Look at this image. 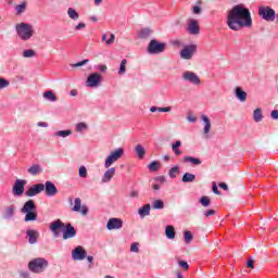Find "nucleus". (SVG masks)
<instances>
[{
    "instance_id": "obj_1",
    "label": "nucleus",
    "mask_w": 278,
    "mask_h": 278,
    "mask_svg": "<svg viewBox=\"0 0 278 278\" xmlns=\"http://www.w3.org/2000/svg\"><path fill=\"white\" fill-rule=\"evenodd\" d=\"M227 25L231 31H240V29H251L253 27V18L251 17V11L244 4H236L228 12Z\"/></svg>"
},
{
    "instance_id": "obj_2",
    "label": "nucleus",
    "mask_w": 278,
    "mask_h": 278,
    "mask_svg": "<svg viewBox=\"0 0 278 278\" xmlns=\"http://www.w3.org/2000/svg\"><path fill=\"white\" fill-rule=\"evenodd\" d=\"M58 229H64L63 240H71V238H75V236H77V230L75 229V227H73V225L71 224L64 225L61 219H56L52 224H50V230L55 238L60 236Z\"/></svg>"
},
{
    "instance_id": "obj_3",
    "label": "nucleus",
    "mask_w": 278,
    "mask_h": 278,
    "mask_svg": "<svg viewBox=\"0 0 278 278\" xmlns=\"http://www.w3.org/2000/svg\"><path fill=\"white\" fill-rule=\"evenodd\" d=\"M15 31L20 40H23L24 42L31 40V38H34V34H36V30H34V25L25 22L16 24Z\"/></svg>"
},
{
    "instance_id": "obj_4",
    "label": "nucleus",
    "mask_w": 278,
    "mask_h": 278,
    "mask_svg": "<svg viewBox=\"0 0 278 278\" xmlns=\"http://www.w3.org/2000/svg\"><path fill=\"white\" fill-rule=\"evenodd\" d=\"M21 213L25 214V223H34L38 220V213H36V202H34V200L26 201L21 208Z\"/></svg>"
},
{
    "instance_id": "obj_5",
    "label": "nucleus",
    "mask_w": 278,
    "mask_h": 278,
    "mask_svg": "<svg viewBox=\"0 0 278 278\" xmlns=\"http://www.w3.org/2000/svg\"><path fill=\"white\" fill-rule=\"evenodd\" d=\"M49 268V261L45 257H36L28 262V270L35 275H40Z\"/></svg>"
},
{
    "instance_id": "obj_6",
    "label": "nucleus",
    "mask_w": 278,
    "mask_h": 278,
    "mask_svg": "<svg viewBox=\"0 0 278 278\" xmlns=\"http://www.w3.org/2000/svg\"><path fill=\"white\" fill-rule=\"evenodd\" d=\"M123 155H125V149L117 148L115 150H112L104 161V168H110L112 164H116V162H118V160H121Z\"/></svg>"
},
{
    "instance_id": "obj_7",
    "label": "nucleus",
    "mask_w": 278,
    "mask_h": 278,
    "mask_svg": "<svg viewBox=\"0 0 278 278\" xmlns=\"http://www.w3.org/2000/svg\"><path fill=\"white\" fill-rule=\"evenodd\" d=\"M166 49V43H162L155 39H152L148 45L147 51L150 55H159V53H164Z\"/></svg>"
},
{
    "instance_id": "obj_8",
    "label": "nucleus",
    "mask_w": 278,
    "mask_h": 278,
    "mask_svg": "<svg viewBox=\"0 0 278 278\" xmlns=\"http://www.w3.org/2000/svg\"><path fill=\"white\" fill-rule=\"evenodd\" d=\"M258 16H261L263 21H267V23H273V21H275V11L270 7H260Z\"/></svg>"
},
{
    "instance_id": "obj_9",
    "label": "nucleus",
    "mask_w": 278,
    "mask_h": 278,
    "mask_svg": "<svg viewBox=\"0 0 278 278\" xmlns=\"http://www.w3.org/2000/svg\"><path fill=\"white\" fill-rule=\"evenodd\" d=\"M194 53H197V45H188L181 49L180 58L181 60H192Z\"/></svg>"
},
{
    "instance_id": "obj_10",
    "label": "nucleus",
    "mask_w": 278,
    "mask_h": 278,
    "mask_svg": "<svg viewBox=\"0 0 278 278\" xmlns=\"http://www.w3.org/2000/svg\"><path fill=\"white\" fill-rule=\"evenodd\" d=\"M182 81H188V84H192L193 86H199L201 84V79L199 75L194 72L186 71L181 75Z\"/></svg>"
},
{
    "instance_id": "obj_11",
    "label": "nucleus",
    "mask_w": 278,
    "mask_h": 278,
    "mask_svg": "<svg viewBox=\"0 0 278 278\" xmlns=\"http://www.w3.org/2000/svg\"><path fill=\"white\" fill-rule=\"evenodd\" d=\"M25 186H27V180L16 179L12 188L13 194L16 197H23V193L25 192Z\"/></svg>"
},
{
    "instance_id": "obj_12",
    "label": "nucleus",
    "mask_w": 278,
    "mask_h": 278,
    "mask_svg": "<svg viewBox=\"0 0 278 278\" xmlns=\"http://www.w3.org/2000/svg\"><path fill=\"white\" fill-rule=\"evenodd\" d=\"M87 88H97L101 86V76L99 73H92L86 80Z\"/></svg>"
},
{
    "instance_id": "obj_13",
    "label": "nucleus",
    "mask_w": 278,
    "mask_h": 278,
    "mask_svg": "<svg viewBox=\"0 0 278 278\" xmlns=\"http://www.w3.org/2000/svg\"><path fill=\"white\" fill-rule=\"evenodd\" d=\"M86 255H88V253L86 252V249H84V247L81 245L76 247L72 251V260H74L75 262H81L86 260Z\"/></svg>"
},
{
    "instance_id": "obj_14",
    "label": "nucleus",
    "mask_w": 278,
    "mask_h": 278,
    "mask_svg": "<svg viewBox=\"0 0 278 278\" xmlns=\"http://www.w3.org/2000/svg\"><path fill=\"white\" fill-rule=\"evenodd\" d=\"M45 190V185L43 184H36L33 185L30 188H28L25 191V197H38V194H40L41 192H43Z\"/></svg>"
},
{
    "instance_id": "obj_15",
    "label": "nucleus",
    "mask_w": 278,
    "mask_h": 278,
    "mask_svg": "<svg viewBox=\"0 0 278 278\" xmlns=\"http://www.w3.org/2000/svg\"><path fill=\"white\" fill-rule=\"evenodd\" d=\"M106 229L109 231H114L118 229H123V219L118 217H112L106 223Z\"/></svg>"
},
{
    "instance_id": "obj_16",
    "label": "nucleus",
    "mask_w": 278,
    "mask_h": 278,
    "mask_svg": "<svg viewBox=\"0 0 278 278\" xmlns=\"http://www.w3.org/2000/svg\"><path fill=\"white\" fill-rule=\"evenodd\" d=\"M72 212H80L83 216H88V206L81 205V198H76Z\"/></svg>"
},
{
    "instance_id": "obj_17",
    "label": "nucleus",
    "mask_w": 278,
    "mask_h": 278,
    "mask_svg": "<svg viewBox=\"0 0 278 278\" xmlns=\"http://www.w3.org/2000/svg\"><path fill=\"white\" fill-rule=\"evenodd\" d=\"M187 31L191 36H199L201 28L199 27V21L197 20H189Z\"/></svg>"
},
{
    "instance_id": "obj_18",
    "label": "nucleus",
    "mask_w": 278,
    "mask_h": 278,
    "mask_svg": "<svg viewBox=\"0 0 278 278\" xmlns=\"http://www.w3.org/2000/svg\"><path fill=\"white\" fill-rule=\"evenodd\" d=\"M108 169L104 172L101 184H110L112 179L114 178V175H116V167H106Z\"/></svg>"
},
{
    "instance_id": "obj_19",
    "label": "nucleus",
    "mask_w": 278,
    "mask_h": 278,
    "mask_svg": "<svg viewBox=\"0 0 278 278\" xmlns=\"http://www.w3.org/2000/svg\"><path fill=\"white\" fill-rule=\"evenodd\" d=\"M201 119L204 123L203 126V136L205 138H210V131H212V121H210V117H207V115H202Z\"/></svg>"
},
{
    "instance_id": "obj_20",
    "label": "nucleus",
    "mask_w": 278,
    "mask_h": 278,
    "mask_svg": "<svg viewBox=\"0 0 278 278\" xmlns=\"http://www.w3.org/2000/svg\"><path fill=\"white\" fill-rule=\"evenodd\" d=\"M45 186V192L47 197H55L58 194V187L51 181H46Z\"/></svg>"
},
{
    "instance_id": "obj_21",
    "label": "nucleus",
    "mask_w": 278,
    "mask_h": 278,
    "mask_svg": "<svg viewBox=\"0 0 278 278\" xmlns=\"http://www.w3.org/2000/svg\"><path fill=\"white\" fill-rule=\"evenodd\" d=\"M40 233H38L37 230L34 229H28L26 230V238H28L29 244H36L38 242Z\"/></svg>"
},
{
    "instance_id": "obj_22",
    "label": "nucleus",
    "mask_w": 278,
    "mask_h": 278,
    "mask_svg": "<svg viewBox=\"0 0 278 278\" xmlns=\"http://www.w3.org/2000/svg\"><path fill=\"white\" fill-rule=\"evenodd\" d=\"M28 175H31L33 177H36L42 173V166L39 164H34L27 169Z\"/></svg>"
},
{
    "instance_id": "obj_23",
    "label": "nucleus",
    "mask_w": 278,
    "mask_h": 278,
    "mask_svg": "<svg viewBox=\"0 0 278 278\" xmlns=\"http://www.w3.org/2000/svg\"><path fill=\"white\" fill-rule=\"evenodd\" d=\"M235 97H237L238 101H240L241 103H244V101H247V93L240 87H237L235 89Z\"/></svg>"
},
{
    "instance_id": "obj_24",
    "label": "nucleus",
    "mask_w": 278,
    "mask_h": 278,
    "mask_svg": "<svg viewBox=\"0 0 278 278\" xmlns=\"http://www.w3.org/2000/svg\"><path fill=\"white\" fill-rule=\"evenodd\" d=\"M138 214L140 218H144L146 216H150L151 214V204H144L142 207L138 210Z\"/></svg>"
},
{
    "instance_id": "obj_25",
    "label": "nucleus",
    "mask_w": 278,
    "mask_h": 278,
    "mask_svg": "<svg viewBox=\"0 0 278 278\" xmlns=\"http://www.w3.org/2000/svg\"><path fill=\"white\" fill-rule=\"evenodd\" d=\"M15 207L14 205H9L5 207L4 210V215H3V218H5V220H10L13 218L14 216V212H15Z\"/></svg>"
},
{
    "instance_id": "obj_26",
    "label": "nucleus",
    "mask_w": 278,
    "mask_h": 278,
    "mask_svg": "<svg viewBox=\"0 0 278 278\" xmlns=\"http://www.w3.org/2000/svg\"><path fill=\"white\" fill-rule=\"evenodd\" d=\"M165 236L167 238V240H175V236H176V232H175V227L174 226H166L165 227Z\"/></svg>"
},
{
    "instance_id": "obj_27",
    "label": "nucleus",
    "mask_w": 278,
    "mask_h": 278,
    "mask_svg": "<svg viewBox=\"0 0 278 278\" xmlns=\"http://www.w3.org/2000/svg\"><path fill=\"white\" fill-rule=\"evenodd\" d=\"M135 153L139 160H144V155L147 154V151L144 150V147H142V144H137L135 147Z\"/></svg>"
},
{
    "instance_id": "obj_28",
    "label": "nucleus",
    "mask_w": 278,
    "mask_h": 278,
    "mask_svg": "<svg viewBox=\"0 0 278 278\" xmlns=\"http://www.w3.org/2000/svg\"><path fill=\"white\" fill-rule=\"evenodd\" d=\"M68 136H73V130L66 129V130H58L53 134L54 138H68Z\"/></svg>"
},
{
    "instance_id": "obj_29",
    "label": "nucleus",
    "mask_w": 278,
    "mask_h": 278,
    "mask_svg": "<svg viewBox=\"0 0 278 278\" xmlns=\"http://www.w3.org/2000/svg\"><path fill=\"white\" fill-rule=\"evenodd\" d=\"M197 179V175L192 174V173H185L182 176V184H192V181H194Z\"/></svg>"
},
{
    "instance_id": "obj_30",
    "label": "nucleus",
    "mask_w": 278,
    "mask_h": 278,
    "mask_svg": "<svg viewBox=\"0 0 278 278\" xmlns=\"http://www.w3.org/2000/svg\"><path fill=\"white\" fill-rule=\"evenodd\" d=\"M184 162H187L189 164H192V166H199L201 165V160L197 159L194 156H184Z\"/></svg>"
},
{
    "instance_id": "obj_31",
    "label": "nucleus",
    "mask_w": 278,
    "mask_h": 278,
    "mask_svg": "<svg viewBox=\"0 0 278 278\" xmlns=\"http://www.w3.org/2000/svg\"><path fill=\"white\" fill-rule=\"evenodd\" d=\"M43 99L50 101L51 103H55V101H58V97H55V93H53L51 90H48L43 93Z\"/></svg>"
},
{
    "instance_id": "obj_32",
    "label": "nucleus",
    "mask_w": 278,
    "mask_h": 278,
    "mask_svg": "<svg viewBox=\"0 0 278 278\" xmlns=\"http://www.w3.org/2000/svg\"><path fill=\"white\" fill-rule=\"evenodd\" d=\"M25 10H27V2L23 1L20 4H17L15 7V12L17 16H21V14H23L25 12Z\"/></svg>"
},
{
    "instance_id": "obj_33",
    "label": "nucleus",
    "mask_w": 278,
    "mask_h": 278,
    "mask_svg": "<svg viewBox=\"0 0 278 278\" xmlns=\"http://www.w3.org/2000/svg\"><path fill=\"white\" fill-rule=\"evenodd\" d=\"M264 115L262 114V109H255L253 112V121L255 123H262Z\"/></svg>"
},
{
    "instance_id": "obj_34",
    "label": "nucleus",
    "mask_w": 278,
    "mask_h": 278,
    "mask_svg": "<svg viewBox=\"0 0 278 278\" xmlns=\"http://www.w3.org/2000/svg\"><path fill=\"white\" fill-rule=\"evenodd\" d=\"M149 36H151V30L150 28H141L138 33V37L141 40H147V38H149Z\"/></svg>"
},
{
    "instance_id": "obj_35",
    "label": "nucleus",
    "mask_w": 278,
    "mask_h": 278,
    "mask_svg": "<svg viewBox=\"0 0 278 278\" xmlns=\"http://www.w3.org/2000/svg\"><path fill=\"white\" fill-rule=\"evenodd\" d=\"M67 16H68V18H71L72 21H79V13L76 12V10L73 9V8H68V9H67Z\"/></svg>"
},
{
    "instance_id": "obj_36",
    "label": "nucleus",
    "mask_w": 278,
    "mask_h": 278,
    "mask_svg": "<svg viewBox=\"0 0 278 278\" xmlns=\"http://www.w3.org/2000/svg\"><path fill=\"white\" fill-rule=\"evenodd\" d=\"M76 131L78 134H84V131H88V124L84 122H79L76 124Z\"/></svg>"
},
{
    "instance_id": "obj_37",
    "label": "nucleus",
    "mask_w": 278,
    "mask_h": 278,
    "mask_svg": "<svg viewBox=\"0 0 278 278\" xmlns=\"http://www.w3.org/2000/svg\"><path fill=\"white\" fill-rule=\"evenodd\" d=\"M168 175H169L170 179H175L177 177V175H179V165H174L169 169Z\"/></svg>"
},
{
    "instance_id": "obj_38",
    "label": "nucleus",
    "mask_w": 278,
    "mask_h": 278,
    "mask_svg": "<svg viewBox=\"0 0 278 278\" xmlns=\"http://www.w3.org/2000/svg\"><path fill=\"white\" fill-rule=\"evenodd\" d=\"M126 73H127V59H124L119 64L118 75H125Z\"/></svg>"
},
{
    "instance_id": "obj_39",
    "label": "nucleus",
    "mask_w": 278,
    "mask_h": 278,
    "mask_svg": "<svg viewBox=\"0 0 278 278\" xmlns=\"http://www.w3.org/2000/svg\"><path fill=\"white\" fill-rule=\"evenodd\" d=\"M160 166H161L160 161H153L148 165V168L149 170H151V173H156V170L160 169Z\"/></svg>"
},
{
    "instance_id": "obj_40",
    "label": "nucleus",
    "mask_w": 278,
    "mask_h": 278,
    "mask_svg": "<svg viewBox=\"0 0 278 278\" xmlns=\"http://www.w3.org/2000/svg\"><path fill=\"white\" fill-rule=\"evenodd\" d=\"M191 12H192V14H197V15H199V14H201V12H203V9H201V1H197L195 5H193L191 8Z\"/></svg>"
},
{
    "instance_id": "obj_41",
    "label": "nucleus",
    "mask_w": 278,
    "mask_h": 278,
    "mask_svg": "<svg viewBox=\"0 0 278 278\" xmlns=\"http://www.w3.org/2000/svg\"><path fill=\"white\" fill-rule=\"evenodd\" d=\"M78 175L81 179H86V177H88V169L86 168V166H80L78 169Z\"/></svg>"
},
{
    "instance_id": "obj_42",
    "label": "nucleus",
    "mask_w": 278,
    "mask_h": 278,
    "mask_svg": "<svg viewBox=\"0 0 278 278\" xmlns=\"http://www.w3.org/2000/svg\"><path fill=\"white\" fill-rule=\"evenodd\" d=\"M184 239H185V242L186 244H190V242H192V232L190 230H187L184 232Z\"/></svg>"
},
{
    "instance_id": "obj_43",
    "label": "nucleus",
    "mask_w": 278,
    "mask_h": 278,
    "mask_svg": "<svg viewBox=\"0 0 278 278\" xmlns=\"http://www.w3.org/2000/svg\"><path fill=\"white\" fill-rule=\"evenodd\" d=\"M153 210H164V201L155 200L152 204Z\"/></svg>"
},
{
    "instance_id": "obj_44",
    "label": "nucleus",
    "mask_w": 278,
    "mask_h": 278,
    "mask_svg": "<svg viewBox=\"0 0 278 278\" xmlns=\"http://www.w3.org/2000/svg\"><path fill=\"white\" fill-rule=\"evenodd\" d=\"M23 58H36V51L33 49L24 50Z\"/></svg>"
},
{
    "instance_id": "obj_45",
    "label": "nucleus",
    "mask_w": 278,
    "mask_h": 278,
    "mask_svg": "<svg viewBox=\"0 0 278 278\" xmlns=\"http://www.w3.org/2000/svg\"><path fill=\"white\" fill-rule=\"evenodd\" d=\"M200 203L201 205H203V207H210V203H211L210 198L205 195L201 197Z\"/></svg>"
},
{
    "instance_id": "obj_46",
    "label": "nucleus",
    "mask_w": 278,
    "mask_h": 278,
    "mask_svg": "<svg viewBox=\"0 0 278 278\" xmlns=\"http://www.w3.org/2000/svg\"><path fill=\"white\" fill-rule=\"evenodd\" d=\"M130 253H140V243L134 242L130 245Z\"/></svg>"
},
{
    "instance_id": "obj_47",
    "label": "nucleus",
    "mask_w": 278,
    "mask_h": 278,
    "mask_svg": "<svg viewBox=\"0 0 278 278\" xmlns=\"http://www.w3.org/2000/svg\"><path fill=\"white\" fill-rule=\"evenodd\" d=\"M10 86V80L0 77V90H3V88H8Z\"/></svg>"
},
{
    "instance_id": "obj_48",
    "label": "nucleus",
    "mask_w": 278,
    "mask_h": 278,
    "mask_svg": "<svg viewBox=\"0 0 278 278\" xmlns=\"http://www.w3.org/2000/svg\"><path fill=\"white\" fill-rule=\"evenodd\" d=\"M88 62H90V60L85 59L83 61H79L78 63L72 64V67L79 68V66H86V64H88Z\"/></svg>"
},
{
    "instance_id": "obj_49",
    "label": "nucleus",
    "mask_w": 278,
    "mask_h": 278,
    "mask_svg": "<svg viewBox=\"0 0 278 278\" xmlns=\"http://www.w3.org/2000/svg\"><path fill=\"white\" fill-rule=\"evenodd\" d=\"M96 70L99 71L100 73H108V65L99 64L96 66Z\"/></svg>"
},
{
    "instance_id": "obj_50",
    "label": "nucleus",
    "mask_w": 278,
    "mask_h": 278,
    "mask_svg": "<svg viewBox=\"0 0 278 278\" xmlns=\"http://www.w3.org/2000/svg\"><path fill=\"white\" fill-rule=\"evenodd\" d=\"M178 266H180V268H182L184 270H188V268H190V265H188V262L186 261H179Z\"/></svg>"
},
{
    "instance_id": "obj_51",
    "label": "nucleus",
    "mask_w": 278,
    "mask_h": 278,
    "mask_svg": "<svg viewBox=\"0 0 278 278\" xmlns=\"http://www.w3.org/2000/svg\"><path fill=\"white\" fill-rule=\"evenodd\" d=\"M80 29H86V23L80 22L75 26L76 31H80Z\"/></svg>"
},
{
    "instance_id": "obj_52",
    "label": "nucleus",
    "mask_w": 278,
    "mask_h": 278,
    "mask_svg": "<svg viewBox=\"0 0 278 278\" xmlns=\"http://www.w3.org/2000/svg\"><path fill=\"white\" fill-rule=\"evenodd\" d=\"M129 197L130 199H138V197H140V192H138L137 190H131L129 192Z\"/></svg>"
},
{
    "instance_id": "obj_53",
    "label": "nucleus",
    "mask_w": 278,
    "mask_h": 278,
    "mask_svg": "<svg viewBox=\"0 0 278 278\" xmlns=\"http://www.w3.org/2000/svg\"><path fill=\"white\" fill-rule=\"evenodd\" d=\"M172 151H173L174 155H176V156H179V155H181V153H184L181 151V149H179L178 147H176V148L172 147Z\"/></svg>"
},
{
    "instance_id": "obj_54",
    "label": "nucleus",
    "mask_w": 278,
    "mask_h": 278,
    "mask_svg": "<svg viewBox=\"0 0 278 278\" xmlns=\"http://www.w3.org/2000/svg\"><path fill=\"white\" fill-rule=\"evenodd\" d=\"M20 277L21 278H31V275L29 271H20Z\"/></svg>"
},
{
    "instance_id": "obj_55",
    "label": "nucleus",
    "mask_w": 278,
    "mask_h": 278,
    "mask_svg": "<svg viewBox=\"0 0 278 278\" xmlns=\"http://www.w3.org/2000/svg\"><path fill=\"white\" fill-rule=\"evenodd\" d=\"M114 40H116V36H114V34H111L110 38L106 40V45H113Z\"/></svg>"
},
{
    "instance_id": "obj_56",
    "label": "nucleus",
    "mask_w": 278,
    "mask_h": 278,
    "mask_svg": "<svg viewBox=\"0 0 278 278\" xmlns=\"http://www.w3.org/2000/svg\"><path fill=\"white\" fill-rule=\"evenodd\" d=\"M214 214H216V211L214 210H208L204 212V216H206V218H210V216H214Z\"/></svg>"
},
{
    "instance_id": "obj_57",
    "label": "nucleus",
    "mask_w": 278,
    "mask_h": 278,
    "mask_svg": "<svg viewBox=\"0 0 278 278\" xmlns=\"http://www.w3.org/2000/svg\"><path fill=\"white\" fill-rule=\"evenodd\" d=\"M187 121H188L189 123H197V117H195L194 115H192V114H189V115L187 116Z\"/></svg>"
},
{
    "instance_id": "obj_58",
    "label": "nucleus",
    "mask_w": 278,
    "mask_h": 278,
    "mask_svg": "<svg viewBox=\"0 0 278 278\" xmlns=\"http://www.w3.org/2000/svg\"><path fill=\"white\" fill-rule=\"evenodd\" d=\"M271 118H273L274 121H278V110L271 111Z\"/></svg>"
},
{
    "instance_id": "obj_59",
    "label": "nucleus",
    "mask_w": 278,
    "mask_h": 278,
    "mask_svg": "<svg viewBox=\"0 0 278 278\" xmlns=\"http://www.w3.org/2000/svg\"><path fill=\"white\" fill-rule=\"evenodd\" d=\"M172 108L166 106V108H159V112H170Z\"/></svg>"
},
{
    "instance_id": "obj_60",
    "label": "nucleus",
    "mask_w": 278,
    "mask_h": 278,
    "mask_svg": "<svg viewBox=\"0 0 278 278\" xmlns=\"http://www.w3.org/2000/svg\"><path fill=\"white\" fill-rule=\"evenodd\" d=\"M156 181H160L161 184H164V181H166V177L164 176H159L155 178Z\"/></svg>"
},
{
    "instance_id": "obj_61",
    "label": "nucleus",
    "mask_w": 278,
    "mask_h": 278,
    "mask_svg": "<svg viewBox=\"0 0 278 278\" xmlns=\"http://www.w3.org/2000/svg\"><path fill=\"white\" fill-rule=\"evenodd\" d=\"M37 127H49V124L46 122H39L37 123Z\"/></svg>"
},
{
    "instance_id": "obj_62",
    "label": "nucleus",
    "mask_w": 278,
    "mask_h": 278,
    "mask_svg": "<svg viewBox=\"0 0 278 278\" xmlns=\"http://www.w3.org/2000/svg\"><path fill=\"white\" fill-rule=\"evenodd\" d=\"M219 188H222V190H229V187L225 182H220Z\"/></svg>"
},
{
    "instance_id": "obj_63",
    "label": "nucleus",
    "mask_w": 278,
    "mask_h": 278,
    "mask_svg": "<svg viewBox=\"0 0 278 278\" xmlns=\"http://www.w3.org/2000/svg\"><path fill=\"white\" fill-rule=\"evenodd\" d=\"M172 147H174V148L181 147V141L180 140H176L174 143H172Z\"/></svg>"
},
{
    "instance_id": "obj_64",
    "label": "nucleus",
    "mask_w": 278,
    "mask_h": 278,
    "mask_svg": "<svg viewBox=\"0 0 278 278\" xmlns=\"http://www.w3.org/2000/svg\"><path fill=\"white\" fill-rule=\"evenodd\" d=\"M247 266H248V268H255V266H254V262L253 261H248V263H247Z\"/></svg>"
}]
</instances>
